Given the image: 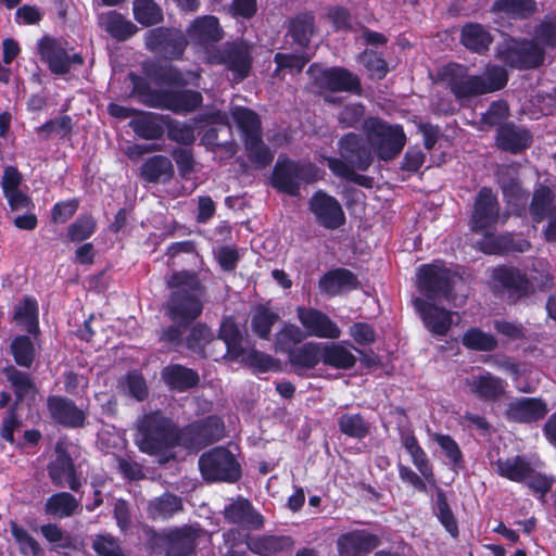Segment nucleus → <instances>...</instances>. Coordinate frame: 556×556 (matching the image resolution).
Listing matches in <instances>:
<instances>
[{
    "label": "nucleus",
    "instance_id": "nucleus-15",
    "mask_svg": "<svg viewBox=\"0 0 556 556\" xmlns=\"http://www.w3.org/2000/svg\"><path fill=\"white\" fill-rule=\"evenodd\" d=\"M500 219V202L491 187L483 186L475 197L470 229L482 232L494 227Z\"/></svg>",
    "mask_w": 556,
    "mask_h": 556
},
{
    "label": "nucleus",
    "instance_id": "nucleus-45",
    "mask_svg": "<svg viewBox=\"0 0 556 556\" xmlns=\"http://www.w3.org/2000/svg\"><path fill=\"white\" fill-rule=\"evenodd\" d=\"M13 319L27 331L28 334L37 337L39 328L38 302L34 296L25 295L15 306Z\"/></svg>",
    "mask_w": 556,
    "mask_h": 556
},
{
    "label": "nucleus",
    "instance_id": "nucleus-58",
    "mask_svg": "<svg viewBox=\"0 0 556 556\" xmlns=\"http://www.w3.org/2000/svg\"><path fill=\"white\" fill-rule=\"evenodd\" d=\"M462 344L470 351L492 352L497 348V340L478 327H470L464 332Z\"/></svg>",
    "mask_w": 556,
    "mask_h": 556
},
{
    "label": "nucleus",
    "instance_id": "nucleus-51",
    "mask_svg": "<svg viewBox=\"0 0 556 556\" xmlns=\"http://www.w3.org/2000/svg\"><path fill=\"white\" fill-rule=\"evenodd\" d=\"M80 506L79 501L70 492H56L49 496L45 503V514L58 519L75 515Z\"/></svg>",
    "mask_w": 556,
    "mask_h": 556
},
{
    "label": "nucleus",
    "instance_id": "nucleus-6",
    "mask_svg": "<svg viewBox=\"0 0 556 556\" xmlns=\"http://www.w3.org/2000/svg\"><path fill=\"white\" fill-rule=\"evenodd\" d=\"M147 549L154 555L190 556L195 552L199 532L191 526L175 527L162 532L150 530Z\"/></svg>",
    "mask_w": 556,
    "mask_h": 556
},
{
    "label": "nucleus",
    "instance_id": "nucleus-43",
    "mask_svg": "<svg viewBox=\"0 0 556 556\" xmlns=\"http://www.w3.org/2000/svg\"><path fill=\"white\" fill-rule=\"evenodd\" d=\"M494 465L498 476L518 483L526 482L531 472H534L531 463L520 455L498 458Z\"/></svg>",
    "mask_w": 556,
    "mask_h": 556
},
{
    "label": "nucleus",
    "instance_id": "nucleus-50",
    "mask_svg": "<svg viewBox=\"0 0 556 556\" xmlns=\"http://www.w3.org/2000/svg\"><path fill=\"white\" fill-rule=\"evenodd\" d=\"M315 30V15L312 12L296 14L290 20L288 26V35L296 46L303 49L308 48Z\"/></svg>",
    "mask_w": 556,
    "mask_h": 556
},
{
    "label": "nucleus",
    "instance_id": "nucleus-49",
    "mask_svg": "<svg viewBox=\"0 0 556 556\" xmlns=\"http://www.w3.org/2000/svg\"><path fill=\"white\" fill-rule=\"evenodd\" d=\"M231 116L242 134L243 143L256 141L262 136V122L258 114L244 106H236Z\"/></svg>",
    "mask_w": 556,
    "mask_h": 556
},
{
    "label": "nucleus",
    "instance_id": "nucleus-22",
    "mask_svg": "<svg viewBox=\"0 0 556 556\" xmlns=\"http://www.w3.org/2000/svg\"><path fill=\"white\" fill-rule=\"evenodd\" d=\"M414 306L425 328L432 336L445 337L450 332L453 325V313L451 311L421 298L414 300Z\"/></svg>",
    "mask_w": 556,
    "mask_h": 556
},
{
    "label": "nucleus",
    "instance_id": "nucleus-35",
    "mask_svg": "<svg viewBox=\"0 0 556 556\" xmlns=\"http://www.w3.org/2000/svg\"><path fill=\"white\" fill-rule=\"evenodd\" d=\"M359 287L357 276L348 268L338 267L325 273L318 280L321 293L334 296L341 290H356Z\"/></svg>",
    "mask_w": 556,
    "mask_h": 556
},
{
    "label": "nucleus",
    "instance_id": "nucleus-34",
    "mask_svg": "<svg viewBox=\"0 0 556 556\" xmlns=\"http://www.w3.org/2000/svg\"><path fill=\"white\" fill-rule=\"evenodd\" d=\"M288 362L294 374L304 376L321 363V342L308 341L290 351Z\"/></svg>",
    "mask_w": 556,
    "mask_h": 556
},
{
    "label": "nucleus",
    "instance_id": "nucleus-1",
    "mask_svg": "<svg viewBox=\"0 0 556 556\" xmlns=\"http://www.w3.org/2000/svg\"><path fill=\"white\" fill-rule=\"evenodd\" d=\"M437 76L459 102L500 91L509 79L508 71L497 64L488 66L482 75H471L468 66L456 62L442 66Z\"/></svg>",
    "mask_w": 556,
    "mask_h": 556
},
{
    "label": "nucleus",
    "instance_id": "nucleus-8",
    "mask_svg": "<svg viewBox=\"0 0 556 556\" xmlns=\"http://www.w3.org/2000/svg\"><path fill=\"white\" fill-rule=\"evenodd\" d=\"M226 428L217 415H208L178 427V446L188 453H198L224 439Z\"/></svg>",
    "mask_w": 556,
    "mask_h": 556
},
{
    "label": "nucleus",
    "instance_id": "nucleus-31",
    "mask_svg": "<svg viewBox=\"0 0 556 556\" xmlns=\"http://www.w3.org/2000/svg\"><path fill=\"white\" fill-rule=\"evenodd\" d=\"M531 142L530 131L513 123H506L496 129L495 143L502 151L518 154L528 149Z\"/></svg>",
    "mask_w": 556,
    "mask_h": 556
},
{
    "label": "nucleus",
    "instance_id": "nucleus-12",
    "mask_svg": "<svg viewBox=\"0 0 556 556\" xmlns=\"http://www.w3.org/2000/svg\"><path fill=\"white\" fill-rule=\"evenodd\" d=\"M146 48L167 60H180L188 46L186 34L176 27L159 26L144 35Z\"/></svg>",
    "mask_w": 556,
    "mask_h": 556
},
{
    "label": "nucleus",
    "instance_id": "nucleus-11",
    "mask_svg": "<svg viewBox=\"0 0 556 556\" xmlns=\"http://www.w3.org/2000/svg\"><path fill=\"white\" fill-rule=\"evenodd\" d=\"M41 62L47 64L53 75L63 76L71 72L72 65L81 66L84 56L63 38L42 36L37 42Z\"/></svg>",
    "mask_w": 556,
    "mask_h": 556
},
{
    "label": "nucleus",
    "instance_id": "nucleus-30",
    "mask_svg": "<svg viewBox=\"0 0 556 556\" xmlns=\"http://www.w3.org/2000/svg\"><path fill=\"white\" fill-rule=\"evenodd\" d=\"M161 380L169 391L184 393L199 386L200 376L195 369L172 363L162 368Z\"/></svg>",
    "mask_w": 556,
    "mask_h": 556
},
{
    "label": "nucleus",
    "instance_id": "nucleus-62",
    "mask_svg": "<svg viewBox=\"0 0 556 556\" xmlns=\"http://www.w3.org/2000/svg\"><path fill=\"white\" fill-rule=\"evenodd\" d=\"M11 534L18 545V551L24 556H45L37 540L31 536L27 530L21 527L16 521L10 522Z\"/></svg>",
    "mask_w": 556,
    "mask_h": 556
},
{
    "label": "nucleus",
    "instance_id": "nucleus-46",
    "mask_svg": "<svg viewBox=\"0 0 556 556\" xmlns=\"http://www.w3.org/2000/svg\"><path fill=\"white\" fill-rule=\"evenodd\" d=\"M538 11L535 0H495L491 12L511 20H528Z\"/></svg>",
    "mask_w": 556,
    "mask_h": 556
},
{
    "label": "nucleus",
    "instance_id": "nucleus-47",
    "mask_svg": "<svg viewBox=\"0 0 556 556\" xmlns=\"http://www.w3.org/2000/svg\"><path fill=\"white\" fill-rule=\"evenodd\" d=\"M182 509L184 503L180 496L164 492L149 502L147 511L153 520H168Z\"/></svg>",
    "mask_w": 556,
    "mask_h": 556
},
{
    "label": "nucleus",
    "instance_id": "nucleus-14",
    "mask_svg": "<svg viewBox=\"0 0 556 556\" xmlns=\"http://www.w3.org/2000/svg\"><path fill=\"white\" fill-rule=\"evenodd\" d=\"M308 211L325 229L336 230L345 225L346 217L337 198L319 189L308 200Z\"/></svg>",
    "mask_w": 556,
    "mask_h": 556
},
{
    "label": "nucleus",
    "instance_id": "nucleus-19",
    "mask_svg": "<svg viewBox=\"0 0 556 556\" xmlns=\"http://www.w3.org/2000/svg\"><path fill=\"white\" fill-rule=\"evenodd\" d=\"M316 81L320 88L330 92H346L358 97L364 92L361 77L344 66L323 68Z\"/></svg>",
    "mask_w": 556,
    "mask_h": 556
},
{
    "label": "nucleus",
    "instance_id": "nucleus-24",
    "mask_svg": "<svg viewBox=\"0 0 556 556\" xmlns=\"http://www.w3.org/2000/svg\"><path fill=\"white\" fill-rule=\"evenodd\" d=\"M479 251L486 255H507L510 253H523L530 250L531 243L521 237H515L510 232L495 235L488 232L477 242Z\"/></svg>",
    "mask_w": 556,
    "mask_h": 556
},
{
    "label": "nucleus",
    "instance_id": "nucleus-18",
    "mask_svg": "<svg viewBox=\"0 0 556 556\" xmlns=\"http://www.w3.org/2000/svg\"><path fill=\"white\" fill-rule=\"evenodd\" d=\"M491 278L514 301L527 298L533 291V285L527 273L516 266L498 265L493 268Z\"/></svg>",
    "mask_w": 556,
    "mask_h": 556
},
{
    "label": "nucleus",
    "instance_id": "nucleus-38",
    "mask_svg": "<svg viewBox=\"0 0 556 556\" xmlns=\"http://www.w3.org/2000/svg\"><path fill=\"white\" fill-rule=\"evenodd\" d=\"M293 539L289 535L256 534L248 539V548L258 556H276L290 549Z\"/></svg>",
    "mask_w": 556,
    "mask_h": 556
},
{
    "label": "nucleus",
    "instance_id": "nucleus-9",
    "mask_svg": "<svg viewBox=\"0 0 556 556\" xmlns=\"http://www.w3.org/2000/svg\"><path fill=\"white\" fill-rule=\"evenodd\" d=\"M317 179L318 168L315 164L300 163L280 155L273 168L270 185L279 192L298 197L302 182L313 184Z\"/></svg>",
    "mask_w": 556,
    "mask_h": 556
},
{
    "label": "nucleus",
    "instance_id": "nucleus-27",
    "mask_svg": "<svg viewBox=\"0 0 556 556\" xmlns=\"http://www.w3.org/2000/svg\"><path fill=\"white\" fill-rule=\"evenodd\" d=\"M159 109L170 111L175 114H188L198 110L203 103V96L192 89H163L159 94Z\"/></svg>",
    "mask_w": 556,
    "mask_h": 556
},
{
    "label": "nucleus",
    "instance_id": "nucleus-39",
    "mask_svg": "<svg viewBox=\"0 0 556 556\" xmlns=\"http://www.w3.org/2000/svg\"><path fill=\"white\" fill-rule=\"evenodd\" d=\"M326 101L332 105L340 104L336 117L341 129L364 127L367 118L366 105L363 102L349 101L341 104V98H327Z\"/></svg>",
    "mask_w": 556,
    "mask_h": 556
},
{
    "label": "nucleus",
    "instance_id": "nucleus-25",
    "mask_svg": "<svg viewBox=\"0 0 556 556\" xmlns=\"http://www.w3.org/2000/svg\"><path fill=\"white\" fill-rule=\"evenodd\" d=\"M470 392L484 403H497L507 393V382L503 378L483 370L480 375H473L467 380Z\"/></svg>",
    "mask_w": 556,
    "mask_h": 556
},
{
    "label": "nucleus",
    "instance_id": "nucleus-5",
    "mask_svg": "<svg viewBox=\"0 0 556 556\" xmlns=\"http://www.w3.org/2000/svg\"><path fill=\"white\" fill-rule=\"evenodd\" d=\"M3 374L10 382L14 393V400L5 413L0 427V439L10 443H15L14 431L22 427V420L18 417V408L27 395L31 397L37 392L36 384L28 372L17 369L13 365L3 368Z\"/></svg>",
    "mask_w": 556,
    "mask_h": 556
},
{
    "label": "nucleus",
    "instance_id": "nucleus-32",
    "mask_svg": "<svg viewBox=\"0 0 556 556\" xmlns=\"http://www.w3.org/2000/svg\"><path fill=\"white\" fill-rule=\"evenodd\" d=\"M48 475L52 483L58 488L67 485L72 491L77 492L81 486L74 462L66 452L59 454L48 465Z\"/></svg>",
    "mask_w": 556,
    "mask_h": 556
},
{
    "label": "nucleus",
    "instance_id": "nucleus-64",
    "mask_svg": "<svg viewBox=\"0 0 556 556\" xmlns=\"http://www.w3.org/2000/svg\"><path fill=\"white\" fill-rule=\"evenodd\" d=\"M97 230V220L91 214L79 215L66 230V238L72 242H83Z\"/></svg>",
    "mask_w": 556,
    "mask_h": 556
},
{
    "label": "nucleus",
    "instance_id": "nucleus-59",
    "mask_svg": "<svg viewBox=\"0 0 556 556\" xmlns=\"http://www.w3.org/2000/svg\"><path fill=\"white\" fill-rule=\"evenodd\" d=\"M132 12L135 20L146 27L157 25L164 20L162 9L154 0H134Z\"/></svg>",
    "mask_w": 556,
    "mask_h": 556
},
{
    "label": "nucleus",
    "instance_id": "nucleus-42",
    "mask_svg": "<svg viewBox=\"0 0 556 556\" xmlns=\"http://www.w3.org/2000/svg\"><path fill=\"white\" fill-rule=\"evenodd\" d=\"M356 356L341 343L321 342V363L325 366L350 370L356 365Z\"/></svg>",
    "mask_w": 556,
    "mask_h": 556
},
{
    "label": "nucleus",
    "instance_id": "nucleus-37",
    "mask_svg": "<svg viewBox=\"0 0 556 556\" xmlns=\"http://www.w3.org/2000/svg\"><path fill=\"white\" fill-rule=\"evenodd\" d=\"M166 117L153 112L139 111L129 126L135 135L144 140H159L165 132Z\"/></svg>",
    "mask_w": 556,
    "mask_h": 556
},
{
    "label": "nucleus",
    "instance_id": "nucleus-41",
    "mask_svg": "<svg viewBox=\"0 0 556 556\" xmlns=\"http://www.w3.org/2000/svg\"><path fill=\"white\" fill-rule=\"evenodd\" d=\"M493 42V36L479 23H466L460 29V43L471 52L483 54Z\"/></svg>",
    "mask_w": 556,
    "mask_h": 556
},
{
    "label": "nucleus",
    "instance_id": "nucleus-7",
    "mask_svg": "<svg viewBox=\"0 0 556 556\" xmlns=\"http://www.w3.org/2000/svg\"><path fill=\"white\" fill-rule=\"evenodd\" d=\"M198 466L207 483H236L242 478V468L236 455L226 446H215L202 453Z\"/></svg>",
    "mask_w": 556,
    "mask_h": 556
},
{
    "label": "nucleus",
    "instance_id": "nucleus-10",
    "mask_svg": "<svg viewBox=\"0 0 556 556\" xmlns=\"http://www.w3.org/2000/svg\"><path fill=\"white\" fill-rule=\"evenodd\" d=\"M207 60L210 64L223 65L232 74L237 83L248 78L253 66L251 46L242 38L226 41L219 48L208 52Z\"/></svg>",
    "mask_w": 556,
    "mask_h": 556
},
{
    "label": "nucleus",
    "instance_id": "nucleus-48",
    "mask_svg": "<svg viewBox=\"0 0 556 556\" xmlns=\"http://www.w3.org/2000/svg\"><path fill=\"white\" fill-rule=\"evenodd\" d=\"M99 24L112 38L125 41L132 37L138 27L117 11H109L99 18Z\"/></svg>",
    "mask_w": 556,
    "mask_h": 556
},
{
    "label": "nucleus",
    "instance_id": "nucleus-54",
    "mask_svg": "<svg viewBox=\"0 0 556 556\" xmlns=\"http://www.w3.org/2000/svg\"><path fill=\"white\" fill-rule=\"evenodd\" d=\"M339 431L352 439L364 440L370 433V424L361 413H343L337 419Z\"/></svg>",
    "mask_w": 556,
    "mask_h": 556
},
{
    "label": "nucleus",
    "instance_id": "nucleus-2",
    "mask_svg": "<svg viewBox=\"0 0 556 556\" xmlns=\"http://www.w3.org/2000/svg\"><path fill=\"white\" fill-rule=\"evenodd\" d=\"M137 445L142 453L159 455L178 446V426L160 412L144 416L139 426Z\"/></svg>",
    "mask_w": 556,
    "mask_h": 556
},
{
    "label": "nucleus",
    "instance_id": "nucleus-23",
    "mask_svg": "<svg viewBox=\"0 0 556 556\" xmlns=\"http://www.w3.org/2000/svg\"><path fill=\"white\" fill-rule=\"evenodd\" d=\"M296 316L307 334L323 339H339L341 330L339 326L324 312L299 306Z\"/></svg>",
    "mask_w": 556,
    "mask_h": 556
},
{
    "label": "nucleus",
    "instance_id": "nucleus-29",
    "mask_svg": "<svg viewBox=\"0 0 556 556\" xmlns=\"http://www.w3.org/2000/svg\"><path fill=\"white\" fill-rule=\"evenodd\" d=\"M547 413V404L541 397H520L508 403L505 416L513 422L531 424L543 419Z\"/></svg>",
    "mask_w": 556,
    "mask_h": 556
},
{
    "label": "nucleus",
    "instance_id": "nucleus-26",
    "mask_svg": "<svg viewBox=\"0 0 556 556\" xmlns=\"http://www.w3.org/2000/svg\"><path fill=\"white\" fill-rule=\"evenodd\" d=\"M496 179L507 206L511 208L516 216H522L527 210L529 192L522 188L518 175L506 168L497 173Z\"/></svg>",
    "mask_w": 556,
    "mask_h": 556
},
{
    "label": "nucleus",
    "instance_id": "nucleus-60",
    "mask_svg": "<svg viewBox=\"0 0 556 556\" xmlns=\"http://www.w3.org/2000/svg\"><path fill=\"white\" fill-rule=\"evenodd\" d=\"M10 351L17 366L31 367L36 357V350L29 336L18 334L14 337L10 344Z\"/></svg>",
    "mask_w": 556,
    "mask_h": 556
},
{
    "label": "nucleus",
    "instance_id": "nucleus-61",
    "mask_svg": "<svg viewBox=\"0 0 556 556\" xmlns=\"http://www.w3.org/2000/svg\"><path fill=\"white\" fill-rule=\"evenodd\" d=\"M357 62L369 72V77L372 79L382 80L390 72L388 62L383 55L372 49H365L358 53Z\"/></svg>",
    "mask_w": 556,
    "mask_h": 556
},
{
    "label": "nucleus",
    "instance_id": "nucleus-21",
    "mask_svg": "<svg viewBox=\"0 0 556 556\" xmlns=\"http://www.w3.org/2000/svg\"><path fill=\"white\" fill-rule=\"evenodd\" d=\"M380 544V538L366 529L343 532L336 541L338 556H367Z\"/></svg>",
    "mask_w": 556,
    "mask_h": 556
},
{
    "label": "nucleus",
    "instance_id": "nucleus-4",
    "mask_svg": "<svg viewBox=\"0 0 556 556\" xmlns=\"http://www.w3.org/2000/svg\"><path fill=\"white\" fill-rule=\"evenodd\" d=\"M495 58L504 66L516 71L540 68L545 62V50L538 41L525 37L508 36L495 48Z\"/></svg>",
    "mask_w": 556,
    "mask_h": 556
},
{
    "label": "nucleus",
    "instance_id": "nucleus-3",
    "mask_svg": "<svg viewBox=\"0 0 556 556\" xmlns=\"http://www.w3.org/2000/svg\"><path fill=\"white\" fill-rule=\"evenodd\" d=\"M364 134L376 157L383 162L394 160L403 151L407 140L401 124H390L378 116L367 117Z\"/></svg>",
    "mask_w": 556,
    "mask_h": 556
},
{
    "label": "nucleus",
    "instance_id": "nucleus-28",
    "mask_svg": "<svg viewBox=\"0 0 556 556\" xmlns=\"http://www.w3.org/2000/svg\"><path fill=\"white\" fill-rule=\"evenodd\" d=\"M187 39L197 46L207 48L219 42L225 31L219 20L214 15H203L194 18L186 30Z\"/></svg>",
    "mask_w": 556,
    "mask_h": 556
},
{
    "label": "nucleus",
    "instance_id": "nucleus-53",
    "mask_svg": "<svg viewBox=\"0 0 556 556\" xmlns=\"http://www.w3.org/2000/svg\"><path fill=\"white\" fill-rule=\"evenodd\" d=\"M279 314L267 305L260 304L254 308L251 318V329L253 333L262 339L269 340L271 329L279 321Z\"/></svg>",
    "mask_w": 556,
    "mask_h": 556
},
{
    "label": "nucleus",
    "instance_id": "nucleus-52",
    "mask_svg": "<svg viewBox=\"0 0 556 556\" xmlns=\"http://www.w3.org/2000/svg\"><path fill=\"white\" fill-rule=\"evenodd\" d=\"M216 339L213 329L205 323L192 324L188 334L185 337L187 350L200 357H206V345Z\"/></svg>",
    "mask_w": 556,
    "mask_h": 556
},
{
    "label": "nucleus",
    "instance_id": "nucleus-40",
    "mask_svg": "<svg viewBox=\"0 0 556 556\" xmlns=\"http://www.w3.org/2000/svg\"><path fill=\"white\" fill-rule=\"evenodd\" d=\"M174 174L172 161L162 154L148 157L140 167V177L149 184L168 182Z\"/></svg>",
    "mask_w": 556,
    "mask_h": 556
},
{
    "label": "nucleus",
    "instance_id": "nucleus-57",
    "mask_svg": "<svg viewBox=\"0 0 556 556\" xmlns=\"http://www.w3.org/2000/svg\"><path fill=\"white\" fill-rule=\"evenodd\" d=\"M435 516L445 531L453 538L458 539L459 536V527L458 520L455 517L445 492L438 488L435 492Z\"/></svg>",
    "mask_w": 556,
    "mask_h": 556
},
{
    "label": "nucleus",
    "instance_id": "nucleus-36",
    "mask_svg": "<svg viewBox=\"0 0 556 556\" xmlns=\"http://www.w3.org/2000/svg\"><path fill=\"white\" fill-rule=\"evenodd\" d=\"M217 339L224 341L226 345L225 358L230 362H236L245 353L243 348V337L232 316H224L222 318L218 333L215 336Z\"/></svg>",
    "mask_w": 556,
    "mask_h": 556
},
{
    "label": "nucleus",
    "instance_id": "nucleus-16",
    "mask_svg": "<svg viewBox=\"0 0 556 556\" xmlns=\"http://www.w3.org/2000/svg\"><path fill=\"white\" fill-rule=\"evenodd\" d=\"M201 298L187 290L172 291L166 305V316L173 323L191 326L203 312Z\"/></svg>",
    "mask_w": 556,
    "mask_h": 556
},
{
    "label": "nucleus",
    "instance_id": "nucleus-55",
    "mask_svg": "<svg viewBox=\"0 0 556 556\" xmlns=\"http://www.w3.org/2000/svg\"><path fill=\"white\" fill-rule=\"evenodd\" d=\"M167 287L172 291L187 290V292L204 296L206 287L199 278V274L192 270L174 271L167 279Z\"/></svg>",
    "mask_w": 556,
    "mask_h": 556
},
{
    "label": "nucleus",
    "instance_id": "nucleus-33",
    "mask_svg": "<svg viewBox=\"0 0 556 556\" xmlns=\"http://www.w3.org/2000/svg\"><path fill=\"white\" fill-rule=\"evenodd\" d=\"M224 518L228 523L244 526L251 529H260L264 523L263 516L244 497H238L235 502L226 505Z\"/></svg>",
    "mask_w": 556,
    "mask_h": 556
},
{
    "label": "nucleus",
    "instance_id": "nucleus-17",
    "mask_svg": "<svg viewBox=\"0 0 556 556\" xmlns=\"http://www.w3.org/2000/svg\"><path fill=\"white\" fill-rule=\"evenodd\" d=\"M47 410L51 420L65 429H81L87 425V413L67 396L49 395Z\"/></svg>",
    "mask_w": 556,
    "mask_h": 556
},
{
    "label": "nucleus",
    "instance_id": "nucleus-20",
    "mask_svg": "<svg viewBox=\"0 0 556 556\" xmlns=\"http://www.w3.org/2000/svg\"><path fill=\"white\" fill-rule=\"evenodd\" d=\"M340 155L355 168L366 172L374 163L375 153L368 140L350 131L338 141Z\"/></svg>",
    "mask_w": 556,
    "mask_h": 556
},
{
    "label": "nucleus",
    "instance_id": "nucleus-63",
    "mask_svg": "<svg viewBox=\"0 0 556 556\" xmlns=\"http://www.w3.org/2000/svg\"><path fill=\"white\" fill-rule=\"evenodd\" d=\"M305 339L304 332L294 324H286L275 334V350L280 353L289 354L295 349V345Z\"/></svg>",
    "mask_w": 556,
    "mask_h": 556
},
{
    "label": "nucleus",
    "instance_id": "nucleus-44",
    "mask_svg": "<svg viewBox=\"0 0 556 556\" xmlns=\"http://www.w3.org/2000/svg\"><path fill=\"white\" fill-rule=\"evenodd\" d=\"M402 444L410 455L412 463L429 483L435 482L433 466L413 431L402 437Z\"/></svg>",
    "mask_w": 556,
    "mask_h": 556
},
{
    "label": "nucleus",
    "instance_id": "nucleus-13",
    "mask_svg": "<svg viewBox=\"0 0 556 556\" xmlns=\"http://www.w3.org/2000/svg\"><path fill=\"white\" fill-rule=\"evenodd\" d=\"M417 289L430 301L450 299L454 290L453 274L444 265L424 264L417 271Z\"/></svg>",
    "mask_w": 556,
    "mask_h": 556
},
{
    "label": "nucleus",
    "instance_id": "nucleus-56",
    "mask_svg": "<svg viewBox=\"0 0 556 556\" xmlns=\"http://www.w3.org/2000/svg\"><path fill=\"white\" fill-rule=\"evenodd\" d=\"M531 40L545 51L556 49V10L551 11L534 26Z\"/></svg>",
    "mask_w": 556,
    "mask_h": 556
}]
</instances>
